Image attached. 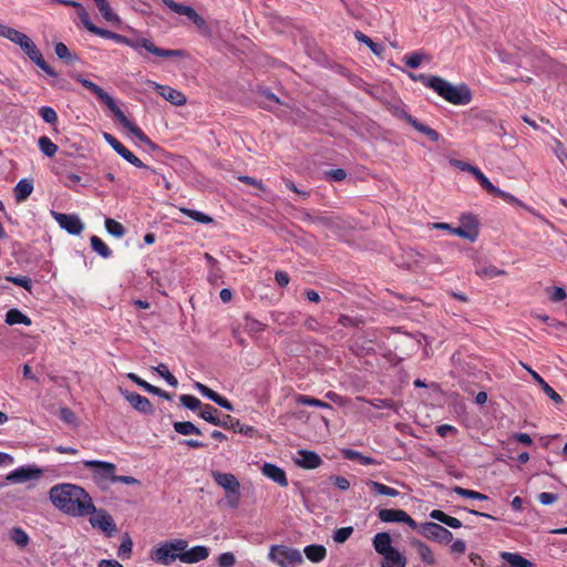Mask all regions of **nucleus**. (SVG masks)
I'll list each match as a JSON object with an SVG mask.
<instances>
[{
    "label": "nucleus",
    "mask_w": 567,
    "mask_h": 567,
    "mask_svg": "<svg viewBox=\"0 0 567 567\" xmlns=\"http://www.w3.org/2000/svg\"><path fill=\"white\" fill-rule=\"evenodd\" d=\"M70 6H73L78 10L79 18L81 20V23L83 27L90 31L91 33L110 39L115 41L116 43L126 45L134 51H136L138 54H142V50H145L148 53H152L155 56L158 58H186L187 54L184 50H172V49H162L156 47L150 39L144 38L136 33L134 37H126L122 35L115 32H112L106 29H102L93 24L91 21V18L87 13V11L83 8L82 4L75 1L66 2Z\"/></svg>",
    "instance_id": "obj_1"
},
{
    "label": "nucleus",
    "mask_w": 567,
    "mask_h": 567,
    "mask_svg": "<svg viewBox=\"0 0 567 567\" xmlns=\"http://www.w3.org/2000/svg\"><path fill=\"white\" fill-rule=\"evenodd\" d=\"M49 499L56 509L73 517H83L95 511L89 493L72 483L53 485L49 491Z\"/></svg>",
    "instance_id": "obj_2"
},
{
    "label": "nucleus",
    "mask_w": 567,
    "mask_h": 567,
    "mask_svg": "<svg viewBox=\"0 0 567 567\" xmlns=\"http://www.w3.org/2000/svg\"><path fill=\"white\" fill-rule=\"evenodd\" d=\"M422 83L432 89L442 99L454 105H467L472 101V92L465 84L453 85L443 78L436 75H420Z\"/></svg>",
    "instance_id": "obj_3"
},
{
    "label": "nucleus",
    "mask_w": 567,
    "mask_h": 567,
    "mask_svg": "<svg viewBox=\"0 0 567 567\" xmlns=\"http://www.w3.org/2000/svg\"><path fill=\"white\" fill-rule=\"evenodd\" d=\"M188 545V542L183 538H175L167 542L159 543L150 553L153 561L161 565H172L177 559L181 561V554Z\"/></svg>",
    "instance_id": "obj_4"
},
{
    "label": "nucleus",
    "mask_w": 567,
    "mask_h": 567,
    "mask_svg": "<svg viewBox=\"0 0 567 567\" xmlns=\"http://www.w3.org/2000/svg\"><path fill=\"white\" fill-rule=\"evenodd\" d=\"M268 558L279 567H296L303 560L298 549L285 545H272Z\"/></svg>",
    "instance_id": "obj_5"
},
{
    "label": "nucleus",
    "mask_w": 567,
    "mask_h": 567,
    "mask_svg": "<svg viewBox=\"0 0 567 567\" xmlns=\"http://www.w3.org/2000/svg\"><path fill=\"white\" fill-rule=\"evenodd\" d=\"M212 477L215 483L225 491L230 506L236 507L240 496V483L237 477L231 473L219 471H213Z\"/></svg>",
    "instance_id": "obj_6"
},
{
    "label": "nucleus",
    "mask_w": 567,
    "mask_h": 567,
    "mask_svg": "<svg viewBox=\"0 0 567 567\" xmlns=\"http://www.w3.org/2000/svg\"><path fill=\"white\" fill-rule=\"evenodd\" d=\"M162 1L173 12L187 17L197 27L202 34L207 37L212 34V30L206 20L199 16L193 7L177 3L174 0Z\"/></svg>",
    "instance_id": "obj_7"
},
{
    "label": "nucleus",
    "mask_w": 567,
    "mask_h": 567,
    "mask_svg": "<svg viewBox=\"0 0 567 567\" xmlns=\"http://www.w3.org/2000/svg\"><path fill=\"white\" fill-rule=\"evenodd\" d=\"M17 45H19L20 49L28 55V58L43 72L52 78L58 76V73L43 59V55L38 49L37 44L27 34L21 38Z\"/></svg>",
    "instance_id": "obj_8"
},
{
    "label": "nucleus",
    "mask_w": 567,
    "mask_h": 567,
    "mask_svg": "<svg viewBox=\"0 0 567 567\" xmlns=\"http://www.w3.org/2000/svg\"><path fill=\"white\" fill-rule=\"evenodd\" d=\"M416 529H419L420 534L425 538L442 544H449L453 538V534L437 523L427 522L419 525Z\"/></svg>",
    "instance_id": "obj_9"
},
{
    "label": "nucleus",
    "mask_w": 567,
    "mask_h": 567,
    "mask_svg": "<svg viewBox=\"0 0 567 567\" xmlns=\"http://www.w3.org/2000/svg\"><path fill=\"white\" fill-rule=\"evenodd\" d=\"M51 216L62 229L71 235H80L84 229V224L78 215L51 210Z\"/></svg>",
    "instance_id": "obj_10"
},
{
    "label": "nucleus",
    "mask_w": 567,
    "mask_h": 567,
    "mask_svg": "<svg viewBox=\"0 0 567 567\" xmlns=\"http://www.w3.org/2000/svg\"><path fill=\"white\" fill-rule=\"evenodd\" d=\"M83 464L85 467L94 468V476L99 483H102L107 480L113 483L114 477H115V468H116L113 463L105 462V461L91 460V461H84Z\"/></svg>",
    "instance_id": "obj_11"
},
{
    "label": "nucleus",
    "mask_w": 567,
    "mask_h": 567,
    "mask_svg": "<svg viewBox=\"0 0 567 567\" xmlns=\"http://www.w3.org/2000/svg\"><path fill=\"white\" fill-rule=\"evenodd\" d=\"M378 517L383 523H404L412 529L419 527L417 523L403 509L383 508L379 511Z\"/></svg>",
    "instance_id": "obj_12"
},
{
    "label": "nucleus",
    "mask_w": 567,
    "mask_h": 567,
    "mask_svg": "<svg viewBox=\"0 0 567 567\" xmlns=\"http://www.w3.org/2000/svg\"><path fill=\"white\" fill-rule=\"evenodd\" d=\"M113 114L116 120L148 150L154 151L157 148V146L145 135V133L126 117L121 109H116Z\"/></svg>",
    "instance_id": "obj_13"
},
{
    "label": "nucleus",
    "mask_w": 567,
    "mask_h": 567,
    "mask_svg": "<svg viewBox=\"0 0 567 567\" xmlns=\"http://www.w3.org/2000/svg\"><path fill=\"white\" fill-rule=\"evenodd\" d=\"M113 114L116 120L148 150L154 151L157 148V146L145 135V133L126 117L121 109H116Z\"/></svg>",
    "instance_id": "obj_14"
},
{
    "label": "nucleus",
    "mask_w": 567,
    "mask_h": 567,
    "mask_svg": "<svg viewBox=\"0 0 567 567\" xmlns=\"http://www.w3.org/2000/svg\"><path fill=\"white\" fill-rule=\"evenodd\" d=\"M43 471L37 465L20 466L7 476V480L11 483H24L30 480L40 478Z\"/></svg>",
    "instance_id": "obj_15"
},
{
    "label": "nucleus",
    "mask_w": 567,
    "mask_h": 567,
    "mask_svg": "<svg viewBox=\"0 0 567 567\" xmlns=\"http://www.w3.org/2000/svg\"><path fill=\"white\" fill-rule=\"evenodd\" d=\"M147 84L173 105L182 106L186 103V96L178 90L168 85L158 84L151 80L147 81Z\"/></svg>",
    "instance_id": "obj_16"
},
{
    "label": "nucleus",
    "mask_w": 567,
    "mask_h": 567,
    "mask_svg": "<svg viewBox=\"0 0 567 567\" xmlns=\"http://www.w3.org/2000/svg\"><path fill=\"white\" fill-rule=\"evenodd\" d=\"M461 223L462 225L460 227H454L453 235H456L470 241H475L478 237V227L476 219L472 216H463Z\"/></svg>",
    "instance_id": "obj_17"
},
{
    "label": "nucleus",
    "mask_w": 567,
    "mask_h": 567,
    "mask_svg": "<svg viewBox=\"0 0 567 567\" xmlns=\"http://www.w3.org/2000/svg\"><path fill=\"white\" fill-rule=\"evenodd\" d=\"M78 82H80L85 89H87L89 91H91L99 100H101L107 107L109 110L114 113L116 111V109H120L114 99L109 95L101 86H99L97 84H95L94 82L87 80V79H84L82 76H79L78 79Z\"/></svg>",
    "instance_id": "obj_18"
},
{
    "label": "nucleus",
    "mask_w": 567,
    "mask_h": 567,
    "mask_svg": "<svg viewBox=\"0 0 567 567\" xmlns=\"http://www.w3.org/2000/svg\"><path fill=\"white\" fill-rule=\"evenodd\" d=\"M90 515V523L93 527H97L109 535L116 530V526L112 516L106 513L104 509H96L92 512Z\"/></svg>",
    "instance_id": "obj_19"
},
{
    "label": "nucleus",
    "mask_w": 567,
    "mask_h": 567,
    "mask_svg": "<svg viewBox=\"0 0 567 567\" xmlns=\"http://www.w3.org/2000/svg\"><path fill=\"white\" fill-rule=\"evenodd\" d=\"M122 394L136 411L144 414H152L154 412L153 404L146 396L131 391H123Z\"/></svg>",
    "instance_id": "obj_20"
},
{
    "label": "nucleus",
    "mask_w": 567,
    "mask_h": 567,
    "mask_svg": "<svg viewBox=\"0 0 567 567\" xmlns=\"http://www.w3.org/2000/svg\"><path fill=\"white\" fill-rule=\"evenodd\" d=\"M410 545L415 550L419 559L424 565H427V566L436 565L435 555L427 544H425L424 542H422L420 539L412 538V539H410Z\"/></svg>",
    "instance_id": "obj_21"
},
{
    "label": "nucleus",
    "mask_w": 567,
    "mask_h": 567,
    "mask_svg": "<svg viewBox=\"0 0 567 567\" xmlns=\"http://www.w3.org/2000/svg\"><path fill=\"white\" fill-rule=\"evenodd\" d=\"M295 463L302 468L313 470L321 465V457L312 451L299 450L295 456Z\"/></svg>",
    "instance_id": "obj_22"
},
{
    "label": "nucleus",
    "mask_w": 567,
    "mask_h": 567,
    "mask_svg": "<svg viewBox=\"0 0 567 567\" xmlns=\"http://www.w3.org/2000/svg\"><path fill=\"white\" fill-rule=\"evenodd\" d=\"M209 556V549L206 546L197 545L192 548L188 546L182 550L181 563L184 564H196L205 560Z\"/></svg>",
    "instance_id": "obj_23"
},
{
    "label": "nucleus",
    "mask_w": 567,
    "mask_h": 567,
    "mask_svg": "<svg viewBox=\"0 0 567 567\" xmlns=\"http://www.w3.org/2000/svg\"><path fill=\"white\" fill-rule=\"evenodd\" d=\"M261 473L280 486L288 485L285 471L272 463H265L261 467Z\"/></svg>",
    "instance_id": "obj_24"
},
{
    "label": "nucleus",
    "mask_w": 567,
    "mask_h": 567,
    "mask_svg": "<svg viewBox=\"0 0 567 567\" xmlns=\"http://www.w3.org/2000/svg\"><path fill=\"white\" fill-rule=\"evenodd\" d=\"M392 538L389 533H378L373 537V547L375 551L382 556L389 555L390 551L396 550L392 547Z\"/></svg>",
    "instance_id": "obj_25"
},
{
    "label": "nucleus",
    "mask_w": 567,
    "mask_h": 567,
    "mask_svg": "<svg viewBox=\"0 0 567 567\" xmlns=\"http://www.w3.org/2000/svg\"><path fill=\"white\" fill-rule=\"evenodd\" d=\"M524 368L530 373L533 379L538 383L547 396L557 404L563 402L561 396L536 371L526 365H524Z\"/></svg>",
    "instance_id": "obj_26"
},
{
    "label": "nucleus",
    "mask_w": 567,
    "mask_h": 567,
    "mask_svg": "<svg viewBox=\"0 0 567 567\" xmlns=\"http://www.w3.org/2000/svg\"><path fill=\"white\" fill-rule=\"evenodd\" d=\"M501 558L507 564L504 567H535L532 561L517 553L502 551Z\"/></svg>",
    "instance_id": "obj_27"
},
{
    "label": "nucleus",
    "mask_w": 567,
    "mask_h": 567,
    "mask_svg": "<svg viewBox=\"0 0 567 567\" xmlns=\"http://www.w3.org/2000/svg\"><path fill=\"white\" fill-rule=\"evenodd\" d=\"M217 409L213 408L209 404H206L203 406L202 411L199 412V416L207 421L208 423L216 425V426H223L227 427L228 424L226 421H223L218 415Z\"/></svg>",
    "instance_id": "obj_28"
},
{
    "label": "nucleus",
    "mask_w": 567,
    "mask_h": 567,
    "mask_svg": "<svg viewBox=\"0 0 567 567\" xmlns=\"http://www.w3.org/2000/svg\"><path fill=\"white\" fill-rule=\"evenodd\" d=\"M33 192V183L31 179L23 178L18 182L14 187V197L17 202H24Z\"/></svg>",
    "instance_id": "obj_29"
},
{
    "label": "nucleus",
    "mask_w": 567,
    "mask_h": 567,
    "mask_svg": "<svg viewBox=\"0 0 567 567\" xmlns=\"http://www.w3.org/2000/svg\"><path fill=\"white\" fill-rule=\"evenodd\" d=\"M127 378L130 380H132L135 384H137L138 386L143 388L145 391H147L150 393H153V394H156V395H159V396L165 398L167 400L169 399V395L165 391H163V390H161V389L150 384L148 382H146L143 379H141L137 374L128 373Z\"/></svg>",
    "instance_id": "obj_30"
},
{
    "label": "nucleus",
    "mask_w": 567,
    "mask_h": 567,
    "mask_svg": "<svg viewBox=\"0 0 567 567\" xmlns=\"http://www.w3.org/2000/svg\"><path fill=\"white\" fill-rule=\"evenodd\" d=\"M365 484L377 495H383V496H389V497H396L400 495V492L398 489L386 486L377 481H368Z\"/></svg>",
    "instance_id": "obj_31"
},
{
    "label": "nucleus",
    "mask_w": 567,
    "mask_h": 567,
    "mask_svg": "<svg viewBox=\"0 0 567 567\" xmlns=\"http://www.w3.org/2000/svg\"><path fill=\"white\" fill-rule=\"evenodd\" d=\"M408 122L420 133H423L426 135L431 141L439 142L441 138V135L430 126H426L422 123H420L416 118L412 117L411 115L408 116Z\"/></svg>",
    "instance_id": "obj_32"
},
{
    "label": "nucleus",
    "mask_w": 567,
    "mask_h": 567,
    "mask_svg": "<svg viewBox=\"0 0 567 567\" xmlns=\"http://www.w3.org/2000/svg\"><path fill=\"white\" fill-rule=\"evenodd\" d=\"M405 565L406 559L399 550L390 551L389 555L383 556L381 563V567H405Z\"/></svg>",
    "instance_id": "obj_33"
},
{
    "label": "nucleus",
    "mask_w": 567,
    "mask_h": 567,
    "mask_svg": "<svg viewBox=\"0 0 567 567\" xmlns=\"http://www.w3.org/2000/svg\"><path fill=\"white\" fill-rule=\"evenodd\" d=\"M6 323H8L10 326H13V324L30 326L31 319L18 309H10L6 313Z\"/></svg>",
    "instance_id": "obj_34"
},
{
    "label": "nucleus",
    "mask_w": 567,
    "mask_h": 567,
    "mask_svg": "<svg viewBox=\"0 0 567 567\" xmlns=\"http://www.w3.org/2000/svg\"><path fill=\"white\" fill-rule=\"evenodd\" d=\"M303 553L313 563L323 560L327 555V550L322 545H309L305 548Z\"/></svg>",
    "instance_id": "obj_35"
},
{
    "label": "nucleus",
    "mask_w": 567,
    "mask_h": 567,
    "mask_svg": "<svg viewBox=\"0 0 567 567\" xmlns=\"http://www.w3.org/2000/svg\"><path fill=\"white\" fill-rule=\"evenodd\" d=\"M94 2L105 20L115 23L120 22L118 16L112 11V8L106 0H94Z\"/></svg>",
    "instance_id": "obj_36"
},
{
    "label": "nucleus",
    "mask_w": 567,
    "mask_h": 567,
    "mask_svg": "<svg viewBox=\"0 0 567 567\" xmlns=\"http://www.w3.org/2000/svg\"><path fill=\"white\" fill-rule=\"evenodd\" d=\"M10 539L21 548L27 547L30 542L29 535L21 527H13L10 530Z\"/></svg>",
    "instance_id": "obj_37"
},
{
    "label": "nucleus",
    "mask_w": 567,
    "mask_h": 567,
    "mask_svg": "<svg viewBox=\"0 0 567 567\" xmlns=\"http://www.w3.org/2000/svg\"><path fill=\"white\" fill-rule=\"evenodd\" d=\"M174 430L182 435H200V430L195 426L192 422L184 421V422H174L173 424Z\"/></svg>",
    "instance_id": "obj_38"
},
{
    "label": "nucleus",
    "mask_w": 567,
    "mask_h": 567,
    "mask_svg": "<svg viewBox=\"0 0 567 567\" xmlns=\"http://www.w3.org/2000/svg\"><path fill=\"white\" fill-rule=\"evenodd\" d=\"M92 249L103 258H109L112 255V250L109 246L97 236H92L91 239Z\"/></svg>",
    "instance_id": "obj_39"
},
{
    "label": "nucleus",
    "mask_w": 567,
    "mask_h": 567,
    "mask_svg": "<svg viewBox=\"0 0 567 567\" xmlns=\"http://www.w3.org/2000/svg\"><path fill=\"white\" fill-rule=\"evenodd\" d=\"M23 35V32L0 22V37L10 40L14 44H18Z\"/></svg>",
    "instance_id": "obj_40"
},
{
    "label": "nucleus",
    "mask_w": 567,
    "mask_h": 567,
    "mask_svg": "<svg viewBox=\"0 0 567 567\" xmlns=\"http://www.w3.org/2000/svg\"><path fill=\"white\" fill-rule=\"evenodd\" d=\"M179 210L188 216L189 218H192L193 220H195L196 223H199V224H210L213 223V218L202 212H198V210H195V209H189V208H185V207H181Z\"/></svg>",
    "instance_id": "obj_41"
},
{
    "label": "nucleus",
    "mask_w": 567,
    "mask_h": 567,
    "mask_svg": "<svg viewBox=\"0 0 567 567\" xmlns=\"http://www.w3.org/2000/svg\"><path fill=\"white\" fill-rule=\"evenodd\" d=\"M343 455L348 460H355L362 465H373L377 461L370 456H365L362 453L354 450H344Z\"/></svg>",
    "instance_id": "obj_42"
},
{
    "label": "nucleus",
    "mask_w": 567,
    "mask_h": 567,
    "mask_svg": "<svg viewBox=\"0 0 567 567\" xmlns=\"http://www.w3.org/2000/svg\"><path fill=\"white\" fill-rule=\"evenodd\" d=\"M223 421H226L228 424L227 427L233 429L235 432H238V433H241V434H245L248 436H251V434L254 433L252 426L243 424L238 420L234 421L229 415H226Z\"/></svg>",
    "instance_id": "obj_43"
},
{
    "label": "nucleus",
    "mask_w": 567,
    "mask_h": 567,
    "mask_svg": "<svg viewBox=\"0 0 567 567\" xmlns=\"http://www.w3.org/2000/svg\"><path fill=\"white\" fill-rule=\"evenodd\" d=\"M105 229L110 235L116 238H122L125 235L124 226L112 218L105 219Z\"/></svg>",
    "instance_id": "obj_44"
},
{
    "label": "nucleus",
    "mask_w": 567,
    "mask_h": 567,
    "mask_svg": "<svg viewBox=\"0 0 567 567\" xmlns=\"http://www.w3.org/2000/svg\"><path fill=\"white\" fill-rule=\"evenodd\" d=\"M105 142L121 156L124 157L130 151L115 136L110 133H103Z\"/></svg>",
    "instance_id": "obj_45"
},
{
    "label": "nucleus",
    "mask_w": 567,
    "mask_h": 567,
    "mask_svg": "<svg viewBox=\"0 0 567 567\" xmlns=\"http://www.w3.org/2000/svg\"><path fill=\"white\" fill-rule=\"evenodd\" d=\"M38 145L41 152L48 157H52L58 151V146L48 136H41L38 141Z\"/></svg>",
    "instance_id": "obj_46"
},
{
    "label": "nucleus",
    "mask_w": 567,
    "mask_h": 567,
    "mask_svg": "<svg viewBox=\"0 0 567 567\" xmlns=\"http://www.w3.org/2000/svg\"><path fill=\"white\" fill-rule=\"evenodd\" d=\"M354 37L355 39L359 41V42H362V43H365L370 49L371 51L377 54V55H380L383 51L382 47L378 43H374L368 35H365L364 33L360 32V31H357L354 33Z\"/></svg>",
    "instance_id": "obj_47"
},
{
    "label": "nucleus",
    "mask_w": 567,
    "mask_h": 567,
    "mask_svg": "<svg viewBox=\"0 0 567 567\" xmlns=\"http://www.w3.org/2000/svg\"><path fill=\"white\" fill-rule=\"evenodd\" d=\"M155 371L162 377L165 379V381L171 385V386H177L178 384V381L177 379L169 372L168 368L166 364L164 363H159L157 367L154 368Z\"/></svg>",
    "instance_id": "obj_48"
},
{
    "label": "nucleus",
    "mask_w": 567,
    "mask_h": 567,
    "mask_svg": "<svg viewBox=\"0 0 567 567\" xmlns=\"http://www.w3.org/2000/svg\"><path fill=\"white\" fill-rule=\"evenodd\" d=\"M474 177L478 181L480 185L487 190L489 194H492L496 186H494L491 181L483 174V172L476 166L475 171L472 172Z\"/></svg>",
    "instance_id": "obj_49"
},
{
    "label": "nucleus",
    "mask_w": 567,
    "mask_h": 567,
    "mask_svg": "<svg viewBox=\"0 0 567 567\" xmlns=\"http://www.w3.org/2000/svg\"><path fill=\"white\" fill-rule=\"evenodd\" d=\"M454 493L467 498L478 499V501H485L487 499V496L485 494L478 493L476 491L466 489L460 486L454 487Z\"/></svg>",
    "instance_id": "obj_50"
},
{
    "label": "nucleus",
    "mask_w": 567,
    "mask_h": 567,
    "mask_svg": "<svg viewBox=\"0 0 567 567\" xmlns=\"http://www.w3.org/2000/svg\"><path fill=\"white\" fill-rule=\"evenodd\" d=\"M297 402L302 405H309V406H316V408H322V409L330 408V405L328 403L320 401L318 399L308 396V395H299L297 398Z\"/></svg>",
    "instance_id": "obj_51"
},
{
    "label": "nucleus",
    "mask_w": 567,
    "mask_h": 567,
    "mask_svg": "<svg viewBox=\"0 0 567 567\" xmlns=\"http://www.w3.org/2000/svg\"><path fill=\"white\" fill-rule=\"evenodd\" d=\"M179 401H181V403H182L185 408H187V409H189V410H193V411H194V410H197V409H199V408H202V405H203L199 399H197V398H196V396H194V395H189V394H183V395H181V396H179Z\"/></svg>",
    "instance_id": "obj_52"
},
{
    "label": "nucleus",
    "mask_w": 567,
    "mask_h": 567,
    "mask_svg": "<svg viewBox=\"0 0 567 567\" xmlns=\"http://www.w3.org/2000/svg\"><path fill=\"white\" fill-rule=\"evenodd\" d=\"M260 97V104L269 110H275L276 105L280 103L279 99L270 92H262Z\"/></svg>",
    "instance_id": "obj_53"
},
{
    "label": "nucleus",
    "mask_w": 567,
    "mask_h": 567,
    "mask_svg": "<svg viewBox=\"0 0 567 567\" xmlns=\"http://www.w3.org/2000/svg\"><path fill=\"white\" fill-rule=\"evenodd\" d=\"M353 534V527H341L333 533V540L338 544L344 543Z\"/></svg>",
    "instance_id": "obj_54"
},
{
    "label": "nucleus",
    "mask_w": 567,
    "mask_h": 567,
    "mask_svg": "<svg viewBox=\"0 0 567 567\" xmlns=\"http://www.w3.org/2000/svg\"><path fill=\"white\" fill-rule=\"evenodd\" d=\"M194 388L202 394L204 395L205 398L212 400L213 402H216L217 399H219V395L217 392L213 391L212 389H209L208 386H206L205 384L200 383V382H195L194 383Z\"/></svg>",
    "instance_id": "obj_55"
},
{
    "label": "nucleus",
    "mask_w": 567,
    "mask_h": 567,
    "mask_svg": "<svg viewBox=\"0 0 567 567\" xmlns=\"http://www.w3.org/2000/svg\"><path fill=\"white\" fill-rule=\"evenodd\" d=\"M39 114L42 117V120L49 124H54L58 121L56 112L50 106L40 107Z\"/></svg>",
    "instance_id": "obj_56"
},
{
    "label": "nucleus",
    "mask_w": 567,
    "mask_h": 567,
    "mask_svg": "<svg viewBox=\"0 0 567 567\" xmlns=\"http://www.w3.org/2000/svg\"><path fill=\"white\" fill-rule=\"evenodd\" d=\"M476 274L481 277L494 278L505 275L504 270L496 268L495 266L482 267L476 270Z\"/></svg>",
    "instance_id": "obj_57"
},
{
    "label": "nucleus",
    "mask_w": 567,
    "mask_h": 567,
    "mask_svg": "<svg viewBox=\"0 0 567 567\" xmlns=\"http://www.w3.org/2000/svg\"><path fill=\"white\" fill-rule=\"evenodd\" d=\"M245 329L248 332L258 333V332L264 331L265 326L260 321L247 316V317H245Z\"/></svg>",
    "instance_id": "obj_58"
},
{
    "label": "nucleus",
    "mask_w": 567,
    "mask_h": 567,
    "mask_svg": "<svg viewBox=\"0 0 567 567\" xmlns=\"http://www.w3.org/2000/svg\"><path fill=\"white\" fill-rule=\"evenodd\" d=\"M358 401L367 402L371 404L375 409H393L394 403L391 400H384V399H374L371 401H368L363 398H357Z\"/></svg>",
    "instance_id": "obj_59"
},
{
    "label": "nucleus",
    "mask_w": 567,
    "mask_h": 567,
    "mask_svg": "<svg viewBox=\"0 0 567 567\" xmlns=\"http://www.w3.org/2000/svg\"><path fill=\"white\" fill-rule=\"evenodd\" d=\"M423 58L424 55L422 53L413 52L404 56V62L409 68L417 69L421 65Z\"/></svg>",
    "instance_id": "obj_60"
},
{
    "label": "nucleus",
    "mask_w": 567,
    "mask_h": 567,
    "mask_svg": "<svg viewBox=\"0 0 567 567\" xmlns=\"http://www.w3.org/2000/svg\"><path fill=\"white\" fill-rule=\"evenodd\" d=\"M217 561L219 567H233L236 563V557L233 553L226 551L219 555Z\"/></svg>",
    "instance_id": "obj_61"
},
{
    "label": "nucleus",
    "mask_w": 567,
    "mask_h": 567,
    "mask_svg": "<svg viewBox=\"0 0 567 567\" xmlns=\"http://www.w3.org/2000/svg\"><path fill=\"white\" fill-rule=\"evenodd\" d=\"M7 280L11 281L12 284H14L17 286L23 287L25 290H31L32 282H31V279L28 278V277H24V276H21V277L20 276L19 277L9 276V277H7Z\"/></svg>",
    "instance_id": "obj_62"
},
{
    "label": "nucleus",
    "mask_w": 567,
    "mask_h": 567,
    "mask_svg": "<svg viewBox=\"0 0 567 567\" xmlns=\"http://www.w3.org/2000/svg\"><path fill=\"white\" fill-rule=\"evenodd\" d=\"M492 194L503 198L507 203H513V204L523 206V203L518 198H516L515 196H513L512 194H509L507 192L499 189L498 187H496Z\"/></svg>",
    "instance_id": "obj_63"
},
{
    "label": "nucleus",
    "mask_w": 567,
    "mask_h": 567,
    "mask_svg": "<svg viewBox=\"0 0 567 567\" xmlns=\"http://www.w3.org/2000/svg\"><path fill=\"white\" fill-rule=\"evenodd\" d=\"M547 292L549 293V299L553 302H559L566 298V292L561 287L549 288L547 289Z\"/></svg>",
    "instance_id": "obj_64"
}]
</instances>
